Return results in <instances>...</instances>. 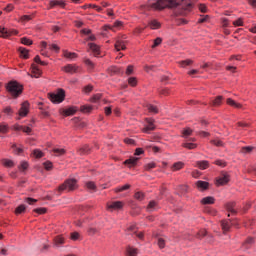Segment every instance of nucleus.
I'll return each mask as SVG.
<instances>
[{
	"label": "nucleus",
	"mask_w": 256,
	"mask_h": 256,
	"mask_svg": "<svg viewBox=\"0 0 256 256\" xmlns=\"http://www.w3.org/2000/svg\"><path fill=\"white\" fill-rule=\"evenodd\" d=\"M123 27V23L121 21H116L113 26H105L104 30L107 31V29H111L112 31H115V29H121Z\"/></svg>",
	"instance_id": "a211bd4d"
},
{
	"label": "nucleus",
	"mask_w": 256,
	"mask_h": 256,
	"mask_svg": "<svg viewBox=\"0 0 256 256\" xmlns=\"http://www.w3.org/2000/svg\"><path fill=\"white\" fill-rule=\"evenodd\" d=\"M77 187H79V185H77V180L75 178H70L59 186V191H75Z\"/></svg>",
	"instance_id": "20e7f679"
},
{
	"label": "nucleus",
	"mask_w": 256,
	"mask_h": 256,
	"mask_svg": "<svg viewBox=\"0 0 256 256\" xmlns=\"http://www.w3.org/2000/svg\"><path fill=\"white\" fill-rule=\"evenodd\" d=\"M86 187L90 191H95L97 189V186L95 185V182H91V181L86 183Z\"/></svg>",
	"instance_id": "c03bdc74"
},
{
	"label": "nucleus",
	"mask_w": 256,
	"mask_h": 256,
	"mask_svg": "<svg viewBox=\"0 0 256 256\" xmlns=\"http://www.w3.org/2000/svg\"><path fill=\"white\" fill-rule=\"evenodd\" d=\"M21 43L23 45H33V41L27 37L21 38Z\"/></svg>",
	"instance_id": "09e8293b"
},
{
	"label": "nucleus",
	"mask_w": 256,
	"mask_h": 256,
	"mask_svg": "<svg viewBox=\"0 0 256 256\" xmlns=\"http://www.w3.org/2000/svg\"><path fill=\"white\" fill-rule=\"evenodd\" d=\"M18 51L21 57H23V59H29V50H27L26 48L20 47Z\"/></svg>",
	"instance_id": "393cba45"
},
{
	"label": "nucleus",
	"mask_w": 256,
	"mask_h": 256,
	"mask_svg": "<svg viewBox=\"0 0 256 256\" xmlns=\"http://www.w3.org/2000/svg\"><path fill=\"white\" fill-rule=\"evenodd\" d=\"M182 147H184V149L193 150V149H197V144L193 142H185L182 144Z\"/></svg>",
	"instance_id": "a878e982"
},
{
	"label": "nucleus",
	"mask_w": 256,
	"mask_h": 256,
	"mask_svg": "<svg viewBox=\"0 0 256 256\" xmlns=\"http://www.w3.org/2000/svg\"><path fill=\"white\" fill-rule=\"evenodd\" d=\"M147 109L149 113H153L154 115L159 113V109H157L156 106H154L153 104H148Z\"/></svg>",
	"instance_id": "72a5a7b5"
},
{
	"label": "nucleus",
	"mask_w": 256,
	"mask_h": 256,
	"mask_svg": "<svg viewBox=\"0 0 256 256\" xmlns=\"http://www.w3.org/2000/svg\"><path fill=\"white\" fill-rule=\"evenodd\" d=\"M179 5L183 11H191L193 0H157L154 3L148 4V9L163 11V9H173V7H179Z\"/></svg>",
	"instance_id": "f257e3e1"
},
{
	"label": "nucleus",
	"mask_w": 256,
	"mask_h": 256,
	"mask_svg": "<svg viewBox=\"0 0 256 256\" xmlns=\"http://www.w3.org/2000/svg\"><path fill=\"white\" fill-rule=\"evenodd\" d=\"M11 35H17V30H9L7 28L0 27V37L7 39L11 37Z\"/></svg>",
	"instance_id": "0eeeda50"
},
{
	"label": "nucleus",
	"mask_w": 256,
	"mask_h": 256,
	"mask_svg": "<svg viewBox=\"0 0 256 256\" xmlns=\"http://www.w3.org/2000/svg\"><path fill=\"white\" fill-rule=\"evenodd\" d=\"M89 151H91V148H89V146H84L82 148H80L79 153L80 155H87V153H89Z\"/></svg>",
	"instance_id": "37998d69"
},
{
	"label": "nucleus",
	"mask_w": 256,
	"mask_h": 256,
	"mask_svg": "<svg viewBox=\"0 0 256 256\" xmlns=\"http://www.w3.org/2000/svg\"><path fill=\"white\" fill-rule=\"evenodd\" d=\"M109 71L111 75H121L123 73V70L117 66H112L109 68Z\"/></svg>",
	"instance_id": "4be33fe9"
},
{
	"label": "nucleus",
	"mask_w": 256,
	"mask_h": 256,
	"mask_svg": "<svg viewBox=\"0 0 256 256\" xmlns=\"http://www.w3.org/2000/svg\"><path fill=\"white\" fill-rule=\"evenodd\" d=\"M49 50L50 51H55L56 53H59L60 48H59V46H57V44H50L49 45Z\"/></svg>",
	"instance_id": "bf43d9fd"
},
{
	"label": "nucleus",
	"mask_w": 256,
	"mask_h": 256,
	"mask_svg": "<svg viewBox=\"0 0 256 256\" xmlns=\"http://www.w3.org/2000/svg\"><path fill=\"white\" fill-rule=\"evenodd\" d=\"M235 202H229L226 204V209L228 213H232L233 215H235V213H237V210H235Z\"/></svg>",
	"instance_id": "412c9836"
},
{
	"label": "nucleus",
	"mask_w": 256,
	"mask_h": 256,
	"mask_svg": "<svg viewBox=\"0 0 256 256\" xmlns=\"http://www.w3.org/2000/svg\"><path fill=\"white\" fill-rule=\"evenodd\" d=\"M101 99V94H95L92 98H91V102L92 103H97V101H99Z\"/></svg>",
	"instance_id": "774afa93"
},
{
	"label": "nucleus",
	"mask_w": 256,
	"mask_h": 256,
	"mask_svg": "<svg viewBox=\"0 0 256 256\" xmlns=\"http://www.w3.org/2000/svg\"><path fill=\"white\" fill-rule=\"evenodd\" d=\"M230 177L227 172H222L220 176L216 179V185H227L229 183Z\"/></svg>",
	"instance_id": "39448f33"
},
{
	"label": "nucleus",
	"mask_w": 256,
	"mask_h": 256,
	"mask_svg": "<svg viewBox=\"0 0 256 256\" xmlns=\"http://www.w3.org/2000/svg\"><path fill=\"white\" fill-rule=\"evenodd\" d=\"M28 113H29V102H23L21 104V108L18 112V115L20 117H27Z\"/></svg>",
	"instance_id": "6e6552de"
},
{
	"label": "nucleus",
	"mask_w": 256,
	"mask_h": 256,
	"mask_svg": "<svg viewBox=\"0 0 256 256\" xmlns=\"http://www.w3.org/2000/svg\"><path fill=\"white\" fill-rule=\"evenodd\" d=\"M81 111L82 113H91V111H93V107L92 106H81Z\"/></svg>",
	"instance_id": "de8ad7c7"
},
{
	"label": "nucleus",
	"mask_w": 256,
	"mask_h": 256,
	"mask_svg": "<svg viewBox=\"0 0 256 256\" xmlns=\"http://www.w3.org/2000/svg\"><path fill=\"white\" fill-rule=\"evenodd\" d=\"M128 230L133 231V233H135V235H136V237H138V239H143V232L137 233V231L135 230V226H130L128 228Z\"/></svg>",
	"instance_id": "ea45409f"
},
{
	"label": "nucleus",
	"mask_w": 256,
	"mask_h": 256,
	"mask_svg": "<svg viewBox=\"0 0 256 256\" xmlns=\"http://www.w3.org/2000/svg\"><path fill=\"white\" fill-rule=\"evenodd\" d=\"M212 145H215L216 147H223V141L221 140H212Z\"/></svg>",
	"instance_id": "338daca9"
},
{
	"label": "nucleus",
	"mask_w": 256,
	"mask_h": 256,
	"mask_svg": "<svg viewBox=\"0 0 256 256\" xmlns=\"http://www.w3.org/2000/svg\"><path fill=\"white\" fill-rule=\"evenodd\" d=\"M63 55H64V57H66V59H75V58H77V54L75 52H69L67 50L64 51Z\"/></svg>",
	"instance_id": "2f4dec72"
},
{
	"label": "nucleus",
	"mask_w": 256,
	"mask_h": 256,
	"mask_svg": "<svg viewBox=\"0 0 256 256\" xmlns=\"http://www.w3.org/2000/svg\"><path fill=\"white\" fill-rule=\"evenodd\" d=\"M234 27H243V19L239 18L238 20L233 22Z\"/></svg>",
	"instance_id": "0e129e2a"
},
{
	"label": "nucleus",
	"mask_w": 256,
	"mask_h": 256,
	"mask_svg": "<svg viewBox=\"0 0 256 256\" xmlns=\"http://www.w3.org/2000/svg\"><path fill=\"white\" fill-rule=\"evenodd\" d=\"M196 187L199 189V191H205V189H208L209 187V182L199 180L196 182Z\"/></svg>",
	"instance_id": "ddd939ff"
},
{
	"label": "nucleus",
	"mask_w": 256,
	"mask_h": 256,
	"mask_svg": "<svg viewBox=\"0 0 256 256\" xmlns=\"http://www.w3.org/2000/svg\"><path fill=\"white\" fill-rule=\"evenodd\" d=\"M161 43H163V39H161V38H156L155 40H154V44L152 45V48L153 49H155V47H159V45H161Z\"/></svg>",
	"instance_id": "5fc2aeb1"
},
{
	"label": "nucleus",
	"mask_w": 256,
	"mask_h": 256,
	"mask_svg": "<svg viewBox=\"0 0 256 256\" xmlns=\"http://www.w3.org/2000/svg\"><path fill=\"white\" fill-rule=\"evenodd\" d=\"M251 151H253V146H245V147H242L241 149V153H244V154L251 153Z\"/></svg>",
	"instance_id": "8fccbe9b"
},
{
	"label": "nucleus",
	"mask_w": 256,
	"mask_h": 256,
	"mask_svg": "<svg viewBox=\"0 0 256 256\" xmlns=\"http://www.w3.org/2000/svg\"><path fill=\"white\" fill-rule=\"evenodd\" d=\"M27 209V207H25V205H20L16 208L15 213L16 215H21V213H25V210Z\"/></svg>",
	"instance_id": "4c0bfd02"
},
{
	"label": "nucleus",
	"mask_w": 256,
	"mask_h": 256,
	"mask_svg": "<svg viewBox=\"0 0 256 256\" xmlns=\"http://www.w3.org/2000/svg\"><path fill=\"white\" fill-rule=\"evenodd\" d=\"M214 164L218 165V167H227V162L223 160H216Z\"/></svg>",
	"instance_id": "6e6d98bb"
},
{
	"label": "nucleus",
	"mask_w": 256,
	"mask_h": 256,
	"mask_svg": "<svg viewBox=\"0 0 256 256\" xmlns=\"http://www.w3.org/2000/svg\"><path fill=\"white\" fill-rule=\"evenodd\" d=\"M2 164L4 165V167H13L14 165L13 160L9 159H2Z\"/></svg>",
	"instance_id": "a19ab883"
},
{
	"label": "nucleus",
	"mask_w": 256,
	"mask_h": 256,
	"mask_svg": "<svg viewBox=\"0 0 256 256\" xmlns=\"http://www.w3.org/2000/svg\"><path fill=\"white\" fill-rule=\"evenodd\" d=\"M84 63L86 66H88V69H95V63H93V61L89 60L88 58L84 60Z\"/></svg>",
	"instance_id": "79ce46f5"
},
{
	"label": "nucleus",
	"mask_w": 256,
	"mask_h": 256,
	"mask_svg": "<svg viewBox=\"0 0 256 256\" xmlns=\"http://www.w3.org/2000/svg\"><path fill=\"white\" fill-rule=\"evenodd\" d=\"M201 203L203 205H213V203H215V198L213 196H207V197H204L202 200H201Z\"/></svg>",
	"instance_id": "f3484780"
},
{
	"label": "nucleus",
	"mask_w": 256,
	"mask_h": 256,
	"mask_svg": "<svg viewBox=\"0 0 256 256\" xmlns=\"http://www.w3.org/2000/svg\"><path fill=\"white\" fill-rule=\"evenodd\" d=\"M158 247L160 249H165V239L163 238H158Z\"/></svg>",
	"instance_id": "680f3d73"
},
{
	"label": "nucleus",
	"mask_w": 256,
	"mask_h": 256,
	"mask_svg": "<svg viewBox=\"0 0 256 256\" xmlns=\"http://www.w3.org/2000/svg\"><path fill=\"white\" fill-rule=\"evenodd\" d=\"M53 153H54L55 157H61V156L65 155V149H63V148H54Z\"/></svg>",
	"instance_id": "c85d7f7f"
},
{
	"label": "nucleus",
	"mask_w": 256,
	"mask_h": 256,
	"mask_svg": "<svg viewBox=\"0 0 256 256\" xmlns=\"http://www.w3.org/2000/svg\"><path fill=\"white\" fill-rule=\"evenodd\" d=\"M149 27L151 29H159L161 27V23L157 20H151L149 23Z\"/></svg>",
	"instance_id": "7c9ffc66"
},
{
	"label": "nucleus",
	"mask_w": 256,
	"mask_h": 256,
	"mask_svg": "<svg viewBox=\"0 0 256 256\" xmlns=\"http://www.w3.org/2000/svg\"><path fill=\"white\" fill-rule=\"evenodd\" d=\"M147 125L144 127L143 132L149 133V131L155 130V124H153V119L146 118Z\"/></svg>",
	"instance_id": "9d476101"
},
{
	"label": "nucleus",
	"mask_w": 256,
	"mask_h": 256,
	"mask_svg": "<svg viewBox=\"0 0 256 256\" xmlns=\"http://www.w3.org/2000/svg\"><path fill=\"white\" fill-rule=\"evenodd\" d=\"M62 70H64L65 73H70V75H73V73H77V71L79 70V66L75 64H68L64 66Z\"/></svg>",
	"instance_id": "1a4fd4ad"
},
{
	"label": "nucleus",
	"mask_w": 256,
	"mask_h": 256,
	"mask_svg": "<svg viewBox=\"0 0 256 256\" xmlns=\"http://www.w3.org/2000/svg\"><path fill=\"white\" fill-rule=\"evenodd\" d=\"M6 89L8 93L13 97V99H17L21 93H23V86L19 84L17 81H11L7 84Z\"/></svg>",
	"instance_id": "f03ea898"
},
{
	"label": "nucleus",
	"mask_w": 256,
	"mask_h": 256,
	"mask_svg": "<svg viewBox=\"0 0 256 256\" xmlns=\"http://www.w3.org/2000/svg\"><path fill=\"white\" fill-rule=\"evenodd\" d=\"M31 69H32V74H33V75H31V77H35L37 79L41 76V70L39 69V67L37 65L32 64Z\"/></svg>",
	"instance_id": "f8f14e48"
},
{
	"label": "nucleus",
	"mask_w": 256,
	"mask_h": 256,
	"mask_svg": "<svg viewBox=\"0 0 256 256\" xmlns=\"http://www.w3.org/2000/svg\"><path fill=\"white\" fill-rule=\"evenodd\" d=\"M223 101V96H217L212 102V107H219L221 105V102Z\"/></svg>",
	"instance_id": "bb28decb"
},
{
	"label": "nucleus",
	"mask_w": 256,
	"mask_h": 256,
	"mask_svg": "<svg viewBox=\"0 0 256 256\" xmlns=\"http://www.w3.org/2000/svg\"><path fill=\"white\" fill-rule=\"evenodd\" d=\"M35 213H38V215H45L47 213V208H36Z\"/></svg>",
	"instance_id": "4d7b16f0"
},
{
	"label": "nucleus",
	"mask_w": 256,
	"mask_h": 256,
	"mask_svg": "<svg viewBox=\"0 0 256 256\" xmlns=\"http://www.w3.org/2000/svg\"><path fill=\"white\" fill-rule=\"evenodd\" d=\"M178 64L180 65V67H189V65H193V60H183V61H180L178 62Z\"/></svg>",
	"instance_id": "473e14b6"
},
{
	"label": "nucleus",
	"mask_w": 256,
	"mask_h": 256,
	"mask_svg": "<svg viewBox=\"0 0 256 256\" xmlns=\"http://www.w3.org/2000/svg\"><path fill=\"white\" fill-rule=\"evenodd\" d=\"M54 243L55 245L59 246V245H63V243H65V238H63V236H57L54 239Z\"/></svg>",
	"instance_id": "f704fd0d"
},
{
	"label": "nucleus",
	"mask_w": 256,
	"mask_h": 256,
	"mask_svg": "<svg viewBox=\"0 0 256 256\" xmlns=\"http://www.w3.org/2000/svg\"><path fill=\"white\" fill-rule=\"evenodd\" d=\"M131 185L129 184H125L124 186H120L118 188L115 189L116 193H121L123 191H127V189H130Z\"/></svg>",
	"instance_id": "c9c22d12"
},
{
	"label": "nucleus",
	"mask_w": 256,
	"mask_h": 256,
	"mask_svg": "<svg viewBox=\"0 0 256 256\" xmlns=\"http://www.w3.org/2000/svg\"><path fill=\"white\" fill-rule=\"evenodd\" d=\"M75 113H77V108H75V107H70V108L64 110V115H66V117L75 115Z\"/></svg>",
	"instance_id": "cd10ccee"
},
{
	"label": "nucleus",
	"mask_w": 256,
	"mask_h": 256,
	"mask_svg": "<svg viewBox=\"0 0 256 256\" xmlns=\"http://www.w3.org/2000/svg\"><path fill=\"white\" fill-rule=\"evenodd\" d=\"M221 227H222L223 233H227L229 229H231V222L227 220H223L221 222Z\"/></svg>",
	"instance_id": "6ab92c4d"
},
{
	"label": "nucleus",
	"mask_w": 256,
	"mask_h": 256,
	"mask_svg": "<svg viewBox=\"0 0 256 256\" xmlns=\"http://www.w3.org/2000/svg\"><path fill=\"white\" fill-rule=\"evenodd\" d=\"M185 167V163L183 162H176L172 165V171H181Z\"/></svg>",
	"instance_id": "5701e85b"
},
{
	"label": "nucleus",
	"mask_w": 256,
	"mask_h": 256,
	"mask_svg": "<svg viewBox=\"0 0 256 256\" xmlns=\"http://www.w3.org/2000/svg\"><path fill=\"white\" fill-rule=\"evenodd\" d=\"M44 168L46 169V171H51V169H53V163L49 161L44 162Z\"/></svg>",
	"instance_id": "69168bd1"
},
{
	"label": "nucleus",
	"mask_w": 256,
	"mask_h": 256,
	"mask_svg": "<svg viewBox=\"0 0 256 256\" xmlns=\"http://www.w3.org/2000/svg\"><path fill=\"white\" fill-rule=\"evenodd\" d=\"M127 256H137V249H135V248H128Z\"/></svg>",
	"instance_id": "603ef678"
},
{
	"label": "nucleus",
	"mask_w": 256,
	"mask_h": 256,
	"mask_svg": "<svg viewBox=\"0 0 256 256\" xmlns=\"http://www.w3.org/2000/svg\"><path fill=\"white\" fill-rule=\"evenodd\" d=\"M134 197L137 201H143V199H145V194H143V192H136Z\"/></svg>",
	"instance_id": "49530a36"
},
{
	"label": "nucleus",
	"mask_w": 256,
	"mask_h": 256,
	"mask_svg": "<svg viewBox=\"0 0 256 256\" xmlns=\"http://www.w3.org/2000/svg\"><path fill=\"white\" fill-rule=\"evenodd\" d=\"M227 105H230V107H235V109H241V107H243V105H241L240 103L235 102V100L228 98L226 100Z\"/></svg>",
	"instance_id": "aec40b11"
},
{
	"label": "nucleus",
	"mask_w": 256,
	"mask_h": 256,
	"mask_svg": "<svg viewBox=\"0 0 256 256\" xmlns=\"http://www.w3.org/2000/svg\"><path fill=\"white\" fill-rule=\"evenodd\" d=\"M197 167H199V169L205 170L209 167V161L204 160V161H198L196 162Z\"/></svg>",
	"instance_id": "b1692460"
},
{
	"label": "nucleus",
	"mask_w": 256,
	"mask_h": 256,
	"mask_svg": "<svg viewBox=\"0 0 256 256\" xmlns=\"http://www.w3.org/2000/svg\"><path fill=\"white\" fill-rule=\"evenodd\" d=\"M88 47L90 51H92V53L94 54V57H99V53L101 52L99 45L95 43H89Z\"/></svg>",
	"instance_id": "9b49d317"
},
{
	"label": "nucleus",
	"mask_w": 256,
	"mask_h": 256,
	"mask_svg": "<svg viewBox=\"0 0 256 256\" xmlns=\"http://www.w3.org/2000/svg\"><path fill=\"white\" fill-rule=\"evenodd\" d=\"M147 211L149 212V213H151V212H153V211H157V209H159V205L157 204V202L156 201H150L149 202V204H148V206H147Z\"/></svg>",
	"instance_id": "4468645a"
},
{
	"label": "nucleus",
	"mask_w": 256,
	"mask_h": 256,
	"mask_svg": "<svg viewBox=\"0 0 256 256\" xmlns=\"http://www.w3.org/2000/svg\"><path fill=\"white\" fill-rule=\"evenodd\" d=\"M137 161H139V158L132 157L125 160L124 165H127L128 167H135V165H137Z\"/></svg>",
	"instance_id": "dca6fc26"
},
{
	"label": "nucleus",
	"mask_w": 256,
	"mask_h": 256,
	"mask_svg": "<svg viewBox=\"0 0 256 256\" xmlns=\"http://www.w3.org/2000/svg\"><path fill=\"white\" fill-rule=\"evenodd\" d=\"M3 111H4L5 115H13V113H14L13 108H11V106L4 108Z\"/></svg>",
	"instance_id": "052dcab7"
},
{
	"label": "nucleus",
	"mask_w": 256,
	"mask_h": 256,
	"mask_svg": "<svg viewBox=\"0 0 256 256\" xmlns=\"http://www.w3.org/2000/svg\"><path fill=\"white\" fill-rule=\"evenodd\" d=\"M33 155L36 157V159H41V157H43V152L39 149H36L33 151Z\"/></svg>",
	"instance_id": "3c124183"
},
{
	"label": "nucleus",
	"mask_w": 256,
	"mask_h": 256,
	"mask_svg": "<svg viewBox=\"0 0 256 256\" xmlns=\"http://www.w3.org/2000/svg\"><path fill=\"white\" fill-rule=\"evenodd\" d=\"M48 97L52 103H63L65 101V90L58 89L56 92L49 93Z\"/></svg>",
	"instance_id": "7ed1b4c3"
},
{
	"label": "nucleus",
	"mask_w": 256,
	"mask_h": 256,
	"mask_svg": "<svg viewBox=\"0 0 256 256\" xmlns=\"http://www.w3.org/2000/svg\"><path fill=\"white\" fill-rule=\"evenodd\" d=\"M193 133V130L191 128H186L182 131V137L184 139H189V136H191Z\"/></svg>",
	"instance_id": "c756f323"
},
{
	"label": "nucleus",
	"mask_w": 256,
	"mask_h": 256,
	"mask_svg": "<svg viewBox=\"0 0 256 256\" xmlns=\"http://www.w3.org/2000/svg\"><path fill=\"white\" fill-rule=\"evenodd\" d=\"M157 167V163L150 162L144 166L145 171H151V169H155Z\"/></svg>",
	"instance_id": "e433bc0d"
},
{
	"label": "nucleus",
	"mask_w": 256,
	"mask_h": 256,
	"mask_svg": "<svg viewBox=\"0 0 256 256\" xmlns=\"http://www.w3.org/2000/svg\"><path fill=\"white\" fill-rule=\"evenodd\" d=\"M255 243V241L253 240V238H248L245 243L243 244V247H245V249H249V247H251V245H253Z\"/></svg>",
	"instance_id": "58836bf2"
},
{
	"label": "nucleus",
	"mask_w": 256,
	"mask_h": 256,
	"mask_svg": "<svg viewBox=\"0 0 256 256\" xmlns=\"http://www.w3.org/2000/svg\"><path fill=\"white\" fill-rule=\"evenodd\" d=\"M125 204L121 201H114L107 204L108 211H119Z\"/></svg>",
	"instance_id": "423d86ee"
},
{
	"label": "nucleus",
	"mask_w": 256,
	"mask_h": 256,
	"mask_svg": "<svg viewBox=\"0 0 256 256\" xmlns=\"http://www.w3.org/2000/svg\"><path fill=\"white\" fill-rule=\"evenodd\" d=\"M128 83H129V85H131V87H135V85H137V78H135V77L129 78Z\"/></svg>",
	"instance_id": "e2e57ef3"
},
{
	"label": "nucleus",
	"mask_w": 256,
	"mask_h": 256,
	"mask_svg": "<svg viewBox=\"0 0 256 256\" xmlns=\"http://www.w3.org/2000/svg\"><path fill=\"white\" fill-rule=\"evenodd\" d=\"M115 49L116 51H125V49H127V47L125 46V41L117 40L115 43Z\"/></svg>",
	"instance_id": "2eb2a0df"
},
{
	"label": "nucleus",
	"mask_w": 256,
	"mask_h": 256,
	"mask_svg": "<svg viewBox=\"0 0 256 256\" xmlns=\"http://www.w3.org/2000/svg\"><path fill=\"white\" fill-rule=\"evenodd\" d=\"M207 235V230L202 229L197 233V238L202 239V237H205Z\"/></svg>",
	"instance_id": "13d9d810"
},
{
	"label": "nucleus",
	"mask_w": 256,
	"mask_h": 256,
	"mask_svg": "<svg viewBox=\"0 0 256 256\" xmlns=\"http://www.w3.org/2000/svg\"><path fill=\"white\" fill-rule=\"evenodd\" d=\"M31 19H33V16L24 15V16H21L20 21H21V23H27V22L31 21Z\"/></svg>",
	"instance_id": "a18cd8bd"
},
{
	"label": "nucleus",
	"mask_w": 256,
	"mask_h": 256,
	"mask_svg": "<svg viewBox=\"0 0 256 256\" xmlns=\"http://www.w3.org/2000/svg\"><path fill=\"white\" fill-rule=\"evenodd\" d=\"M56 5H59L60 7H63L65 5V3L62 2V1H51L50 2V7H56Z\"/></svg>",
	"instance_id": "864d4df0"
}]
</instances>
